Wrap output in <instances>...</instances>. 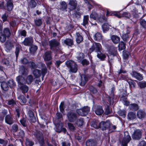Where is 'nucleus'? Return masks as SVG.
<instances>
[{
    "instance_id": "nucleus-1",
    "label": "nucleus",
    "mask_w": 146,
    "mask_h": 146,
    "mask_svg": "<svg viewBox=\"0 0 146 146\" xmlns=\"http://www.w3.org/2000/svg\"><path fill=\"white\" fill-rule=\"evenodd\" d=\"M67 67L69 69L70 73H76L78 70V66L76 63L71 60H67L65 62Z\"/></svg>"
},
{
    "instance_id": "nucleus-2",
    "label": "nucleus",
    "mask_w": 146,
    "mask_h": 146,
    "mask_svg": "<svg viewBox=\"0 0 146 146\" xmlns=\"http://www.w3.org/2000/svg\"><path fill=\"white\" fill-rule=\"evenodd\" d=\"M66 116L68 121L70 122L75 121L78 117L77 114L72 111L68 112Z\"/></svg>"
},
{
    "instance_id": "nucleus-3",
    "label": "nucleus",
    "mask_w": 146,
    "mask_h": 146,
    "mask_svg": "<svg viewBox=\"0 0 146 146\" xmlns=\"http://www.w3.org/2000/svg\"><path fill=\"white\" fill-rule=\"evenodd\" d=\"M102 48L101 44L98 43H94L91 47L89 49V52L91 53L93 51H94L97 53H100Z\"/></svg>"
},
{
    "instance_id": "nucleus-4",
    "label": "nucleus",
    "mask_w": 146,
    "mask_h": 146,
    "mask_svg": "<svg viewBox=\"0 0 146 146\" xmlns=\"http://www.w3.org/2000/svg\"><path fill=\"white\" fill-rule=\"evenodd\" d=\"M90 110V108L88 106H84L83 108L77 109L76 112L77 113L82 116L86 115Z\"/></svg>"
},
{
    "instance_id": "nucleus-5",
    "label": "nucleus",
    "mask_w": 146,
    "mask_h": 146,
    "mask_svg": "<svg viewBox=\"0 0 146 146\" xmlns=\"http://www.w3.org/2000/svg\"><path fill=\"white\" fill-rule=\"evenodd\" d=\"M142 130L137 129L134 131L132 135V137L133 139L139 140L141 137L142 134Z\"/></svg>"
},
{
    "instance_id": "nucleus-6",
    "label": "nucleus",
    "mask_w": 146,
    "mask_h": 146,
    "mask_svg": "<svg viewBox=\"0 0 146 146\" xmlns=\"http://www.w3.org/2000/svg\"><path fill=\"white\" fill-rule=\"evenodd\" d=\"M34 135L39 141L40 146H45L44 139L42 133L40 132H37L35 133Z\"/></svg>"
},
{
    "instance_id": "nucleus-7",
    "label": "nucleus",
    "mask_w": 146,
    "mask_h": 146,
    "mask_svg": "<svg viewBox=\"0 0 146 146\" xmlns=\"http://www.w3.org/2000/svg\"><path fill=\"white\" fill-rule=\"evenodd\" d=\"M110 122L109 121H102L100 123V127L103 130L109 128L110 126Z\"/></svg>"
},
{
    "instance_id": "nucleus-8",
    "label": "nucleus",
    "mask_w": 146,
    "mask_h": 146,
    "mask_svg": "<svg viewBox=\"0 0 146 146\" xmlns=\"http://www.w3.org/2000/svg\"><path fill=\"white\" fill-rule=\"evenodd\" d=\"M68 5L69 9L72 11L76 8L77 5V2L76 0H70Z\"/></svg>"
},
{
    "instance_id": "nucleus-9",
    "label": "nucleus",
    "mask_w": 146,
    "mask_h": 146,
    "mask_svg": "<svg viewBox=\"0 0 146 146\" xmlns=\"http://www.w3.org/2000/svg\"><path fill=\"white\" fill-rule=\"evenodd\" d=\"M130 74L133 77L135 78L138 80L140 81L143 79V78L142 75L135 71H133Z\"/></svg>"
},
{
    "instance_id": "nucleus-10",
    "label": "nucleus",
    "mask_w": 146,
    "mask_h": 146,
    "mask_svg": "<svg viewBox=\"0 0 146 146\" xmlns=\"http://www.w3.org/2000/svg\"><path fill=\"white\" fill-rule=\"evenodd\" d=\"M52 52L50 51H46L44 53V59L45 61H49L52 58Z\"/></svg>"
},
{
    "instance_id": "nucleus-11",
    "label": "nucleus",
    "mask_w": 146,
    "mask_h": 146,
    "mask_svg": "<svg viewBox=\"0 0 146 146\" xmlns=\"http://www.w3.org/2000/svg\"><path fill=\"white\" fill-rule=\"evenodd\" d=\"M49 43L50 49L52 50L53 49V47L57 46L59 44V42L54 39L49 41Z\"/></svg>"
},
{
    "instance_id": "nucleus-12",
    "label": "nucleus",
    "mask_w": 146,
    "mask_h": 146,
    "mask_svg": "<svg viewBox=\"0 0 146 146\" xmlns=\"http://www.w3.org/2000/svg\"><path fill=\"white\" fill-rule=\"evenodd\" d=\"M16 80L19 86L24 85L23 84L26 83V81L25 79L22 76H19L17 77Z\"/></svg>"
},
{
    "instance_id": "nucleus-13",
    "label": "nucleus",
    "mask_w": 146,
    "mask_h": 146,
    "mask_svg": "<svg viewBox=\"0 0 146 146\" xmlns=\"http://www.w3.org/2000/svg\"><path fill=\"white\" fill-rule=\"evenodd\" d=\"M33 41V39L32 37L26 38L23 41V43L25 46H29L32 44Z\"/></svg>"
},
{
    "instance_id": "nucleus-14",
    "label": "nucleus",
    "mask_w": 146,
    "mask_h": 146,
    "mask_svg": "<svg viewBox=\"0 0 146 146\" xmlns=\"http://www.w3.org/2000/svg\"><path fill=\"white\" fill-rule=\"evenodd\" d=\"M1 32L7 37V38L9 37L11 35V32L9 29L8 28H4Z\"/></svg>"
},
{
    "instance_id": "nucleus-15",
    "label": "nucleus",
    "mask_w": 146,
    "mask_h": 146,
    "mask_svg": "<svg viewBox=\"0 0 146 146\" xmlns=\"http://www.w3.org/2000/svg\"><path fill=\"white\" fill-rule=\"evenodd\" d=\"M86 146H97L96 142L93 139H89L86 142Z\"/></svg>"
},
{
    "instance_id": "nucleus-16",
    "label": "nucleus",
    "mask_w": 146,
    "mask_h": 146,
    "mask_svg": "<svg viewBox=\"0 0 146 146\" xmlns=\"http://www.w3.org/2000/svg\"><path fill=\"white\" fill-rule=\"evenodd\" d=\"M111 39L113 42L115 44L118 43L120 40L119 37L116 35H114L111 36Z\"/></svg>"
},
{
    "instance_id": "nucleus-17",
    "label": "nucleus",
    "mask_w": 146,
    "mask_h": 146,
    "mask_svg": "<svg viewBox=\"0 0 146 146\" xmlns=\"http://www.w3.org/2000/svg\"><path fill=\"white\" fill-rule=\"evenodd\" d=\"M5 121L9 125H11L13 123V119L9 115L6 116L5 117Z\"/></svg>"
},
{
    "instance_id": "nucleus-18",
    "label": "nucleus",
    "mask_w": 146,
    "mask_h": 146,
    "mask_svg": "<svg viewBox=\"0 0 146 146\" xmlns=\"http://www.w3.org/2000/svg\"><path fill=\"white\" fill-rule=\"evenodd\" d=\"M7 2V6L8 10L9 11H11L13 7V5L12 0H5Z\"/></svg>"
},
{
    "instance_id": "nucleus-19",
    "label": "nucleus",
    "mask_w": 146,
    "mask_h": 146,
    "mask_svg": "<svg viewBox=\"0 0 146 146\" xmlns=\"http://www.w3.org/2000/svg\"><path fill=\"white\" fill-rule=\"evenodd\" d=\"M100 123L98 121H93L91 123V126L95 128L98 129L100 127Z\"/></svg>"
},
{
    "instance_id": "nucleus-20",
    "label": "nucleus",
    "mask_w": 146,
    "mask_h": 146,
    "mask_svg": "<svg viewBox=\"0 0 146 146\" xmlns=\"http://www.w3.org/2000/svg\"><path fill=\"white\" fill-rule=\"evenodd\" d=\"M97 19L101 23L106 22L107 21V19L104 17V15L103 14H99V15Z\"/></svg>"
},
{
    "instance_id": "nucleus-21",
    "label": "nucleus",
    "mask_w": 146,
    "mask_h": 146,
    "mask_svg": "<svg viewBox=\"0 0 146 146\" xmlns=\"http://www.w3.org/2000/svg\"><path fill=\"white\" fill-rule=\"evenodd\" d=\"M146 115L145 112L142 110H139L137 112V115L138 118L140 119L144 118Z\"/></svg>"
},
{
    "instance_id": "nucleus-22",
    "label": "nucleus",
    "mask_w": 146,
    "mask_h": 146,
    "mask_svg": "<svg viewBox=\"0 0 146 146\" xmlns=\"http://www.w3.org/2000/svg\"><path fill=\"white\" fill-rule=\"evenodd\" d=\"M104 111L102 107L97 106L95 110L96 113L98 115H101L103 113Z\"/></svg>"
},
{
    "instance_id": "nucleus-23",
    "label": "nucleus",
    "mask_w": 146,
    "mask_h": 146,
    "mask_svg": "<svg viewBox=\"0 0 146 146\" xmlns=\"http://www.w3.org/2000/svg\"><path fill=\"white\" fill-rule=\"evenodd\" d=\"M76 41L78 43H80L83 40V38L82 36L78 33H76Z\"/></svg>"
},
{
    "instance_id": "nucleus-24",
    "label": "nucleus",
    "mask_w": 146,
    "mask_h": 146,
    "mask_svg": "<svg viewBox=\"0 0 146 146\" xmlns=\"http://www.w3.org/2000/svg\"><path fill=\"white\" fill-rule=\"evenodd\" d=\"M82 81L80 83L81 85L84 86L88 80V78L85 75H82L81 76Z\"/></svg>"
},
{
    "instance_id": "nucleus-25",
    "label": "nucleus",
    "mask_w": 146,
    "mask_h": 146,
    "mask_svg": "<svg viewBox=\"0 0 146 146\" xmlns=\"http://www.w3.org/2000/svg\"><path fill=\"white\" fill-rule=\"evenodd\" d=\"M19 87L23 93H26L28 90V87L26 85H22L21 86H19Z\"/></svg>"
},
{
    "instance_id": "nucleus-26",
    "label": "nucleus",
    "mask_w": 146,
    "mask_h": 146,
    "mask_svg": "<svg viewBox=\"0 0 146 146\" xmlns=\"http://www.w3.org/2000/svg\"><path fill=\"white\" fill-rule=\"evenodd\" d=\"M64 41L65 44L69 46H71L73 44V41L71 39L66 38Z\"/></svg>"
},
{
    "instance_id": "nucleus-27",
    "label": "nucleus",
    "mask_w": 146,
    "mask_h": 146,
    "mask_svg": "<svg viewBox=\"0 0 146 146\" xmlns=\"http://www.w3.org/2000/svg\"><path fill=\"white\" fill-rule=\"evenodd\" d=\"M131 139V138L130 135L128 134L127 135H125V137L123 139L122 141L123 142L129 143Z\"/></svg>"
},
{
    "instance_id": "nucleus-28",
    "label": "nucleus",
    "mask_w": 146,
    "mask_h": 146,
    "mask_svg": "<svg viewBox=\"0 0 146 146\" xmlns=\"http://www.w3.org/2000/svg\"><path fill=\"white\" fill-rule=\"evenodd\" d=\"M98 15H99V14H97L94 11H93L90 15V17L91 18L96 20L98 18Z\"/></svg>"
},
{
    "instance_id": "nucleus-29",
    "label": "nucleus",
    "mask_w": 146,
    "mask_h": 146,
    "mask_svg": "<svg viewBox=\"0 0 146 146\" xmlns=\"http://www.w3.org/2000/svg\"><path fill=\"white\" fill-rule=\"evenodd\" d=\"M102 36L101 34L100 33H97L94 35L93 37L95 40H99L102 38Z\"/></svg>"
},
{
    "instance_id": "nucleus-30",
    "label": "nucleus",
    "mask_w": 146,
    "mask_h": 146,
    "mask_svg": "<svg viewBox=\"0 0 146 146\" xmlns=\"http://www.w3.org/2000/svg\"><path fill=\"white\" fill-rule=\"evenodd\" d=\"M129 107L130 109L132 110H137L139 108L138 106L136 104H130Z\"/></svg>"
},
{
    "instance_id": "nucleus-31",
    "label": "nucleus",
    "mask_w": 146,
    "mask_h": 146,
    "mask_svg": "<svg viewBox=\"0 0 146 146\" xmlns=\"http://www.w3.org/2000/svg\"><path fill=\"white\" fill-rule=\"evenodd\" d=\"M5 45L6 48L8 50L11 49L13 47L12 43L9 41L6 42L5 43Z\"/></svg>"
},
{
    "instance_id": "nucleus-32",
    "label": "nucleus",
    "mask_w": 146,
    "mask_h": 146,
    "mask_svg": "<svg viewBox=\"0 0 146 146\" xmlns=\"http://www.w3.org/2000/svg\"><path fill=\"white\" fill-rule=\"evenodd\" d=\"M89 21V16L88 15H85L84 16L83 25L85 26L88 24Z\"/></svg>"
},
{
    "instance_id": "nucleus-33",
    "label": "nucleus",
    "mask_w": 146,
    "mask_h": 146,
    "mask_svg": "<svg viewBox=\"0 0 146 146\" xmlns=\"http://www.w3.org/2000/svg\"><path fill=\"white\" fill-rule=\"evenodd\" d=\"M138 85L141 89L145 88L146 87V82L145 81L140 82L138 83Z\"/></svg>"
},
{
    "instance_id": "nucleus-34",
    "label": "nucleus",
    "mask_w": 146,
    "mask_h": 146,
    "mask_svg": "<svg viewBox=\"0 0 146 146\" xmlns=\"http://www.w3.org/2000/svg\"><path fill=\"white\" fill-rule=\"evenodd\" d=\"M34 76L36 78L39 77L41 74V72L38 69H35L33 72Z\"/></svg>"
},
{
    "instance_id": "nucleus-35",
    "label": "nucleus",
    "mask_w": 146,
    "mask_h": 146,
    "mask_svg": "<svg viewBox=\"0 0 146 146\" xmlns=\"http://www.w3.org/2000/svg\"><path fill=\"white\" fill-rule=\"evenodd\" d=\"M136 117L135 114L131 112L129 113L128 114V118L129 119L132 120Z\"/></svg>"
},
{
    "instance_id": "nucleus-36",
    "label": "nucleus",
    "mask_w": 146,
    "mask_h": 146,
    "mask_svg": "<svg viewBox=\"0 0 146 146\" xmlns=\"http://www.w3.org/2000/svg\"><path fill=\"white\" fill-rule=\"evenodd\" d=\"M8 84L3 82L1 84V86L2 89L5 91H7L9 89Z\"/></svg>"
},
{
    "instance_id": "nucleus-37",
    "label": "nucleus",
    "mask_w": 146,
    "mask_h": 146,
    "mask_svg": "<svg viewBox=\"0 0 146 146\" xmlns=\"http://www.w3.org/2000/svg\"><path fill=\"white\" fill-rule=\"evenodd\" d=\"M7 38L1 32H0V41L2 42H4Z\"/></svg>"
},
{
    "instance_id": "nucleus-38",
    "label": "nucleus",
    "mask_w": 146,
    "mask_h": 146,
    "mask_svg": "<svg viewBox=\"0 0 146 146\" xmlns=\"http://www.w3.org/2000/svg\"><path fill=\"white\" fill-rule=\"evenodd\" d=\"M84 121L83 118H80L77 120L76 123V124L78 126H82L83 124Z\"/></svg>"
},
{
    "instance_id": "nucleus-39",
    "label": "nucleus",
    "mask_w": 146,
    "mask_h": 146,
    "mask_svg": "<svg viewBox=\"0 0 146 146\" xmlns=\"http://www.w3.org/2000/svg\"><path fill=\"white\" fill-rule=\"evenodd\" d=\"M33 76L31 75H30L27 77L25 80L26 82L28 84H31L33 81Z\"/></svg>"
},
{
    "instance_id": "nucleus-40",
    "label": "nucleus",
    "mask_w": 146,
    "mask_h": 146,
    "mask_svg": "<svg viewBox=\"0 0 146 146\" xmlns=\"http://www.w3.org/2000/svg\"><path fill=\"white\" fill-rule=\"evenodd\" d=\"M28 114L29 116L31 118H32V119L33 120V122H35L36 121V119L34 117V113L33 111L31 110H29L28 112Z\"/></svg>"
},
{
    "instance_id": "nucleus-41",
    "label": "nucleus",
    "mask_w": 146,
    "mask_h": 146,
    "mask_svg": "<svg viewBox=\"0 0 146 146\" xmlns=\"http://www.w3.org/2000/svg\"><path fill=\"white\" fill-rule=\"evenodd\" d=\"M18 98L20 100L22 104H24L26 103V99L23 95H20Z\"/></svg>"
},
{
    "instance_id": "nucleus-42",
    "label": "nucleus",
    "mask_w": 146,
    "mask_h": 146,
    "mask_svg": "<svg viewBox=\"0 0 146 146\" xmlns=\"http://www.w3.org/2000/svg\"><path fill=\"white\" fill-rule=\"evenodd\" d=\"M67 8V5L64 1H62L61 3V9L62 11L65 10Z\"/></svg>"
},
{
    "instance_id": "nucleus-43",
    "label": "nucleus",
    "mask_w": 146,
    "mask_h": 146,
    "mask_svg": "<svg viewBox=\"0 0 146 146\" xmlns=\"http://www.w3.org/2000/svg\"><path fill=\"white\" fill-rule=\"evenodd\" d=\"M67 124L68 127L70 131H74L75 130V127L73 124L70 123H68Z\"/></svg>"
},
{
    "instance_id": "nucleus-44",
    "label": "nucleus",
    "mask_w": 146,
    "mask_h": 146,
    "mask_svg": "<svg viewBox=\"0 0 146 146\" xmlns=\"http://www.w3.org/2000/svg\"><path fill=\"white\" fill-rule=\"evenodd\" d=\"M8 86L11 88L13 87L16 85L15 84L12 80H9L8 82Z\"/></svg>"
},
{
    "instance_id": "nucleus-45",
    "label": "nucleus",
    "mask_w": 146,
    "mask_h": 146,
    "mask_svg": "<svg viewBox=\"0 0 146 146\" xmlns=\"http://www.w3.org/2000/svg\"><path fill=\"white\" fill-rule=\"evenodd\" d=\"M25 144L26 146H32L34 144V143L29 139H27Z\"/></svg>"
},
{
    "instance_id": "nucleus-46",
    "label": "nucleus",
    "mask_w": 146,
    "mask_h": 146,
    "mask_svg": "<svg viewBox=\"0 0 146 146\" xmlns=\"http://www.w3.org/2000/svg\"><path fill=\"white\" fill-rule=\"evenodd\" d=\"M59 108L60 111L62 113H63L64 112L65 106L64 104V103L63 102H62Z\"/></svg>"
},
{
    "instance_id": "nucleus-47",
    "label": "nucleus",
    "mask_w": 146,
    "mask_h": 146,
    "mask_svg": "<svg viewBox=\"0 0 146 146\" xmlns=\"http://www.w3.org/2000/svg\"><path fill=\"white\" fill-rule=\"evenodd\" d=\"M102 28L104 31L108 30L109 26L108 24L107 23H105L102 26Z\"/></svg>"
},
{
    "instance_id": "nucleus-48",
    "label": "nucleus",
    "mask_w": 146,
    "mask_h": 146,
    "mask_svg": "<svg viewBox=\"0 0 146 146\" xmlns=\"http://www.w3.org/2000/svg\"><path fill=\"white\" fill-rule=\"evenodd\" d=\"M36 5V3L34 0H31L29 3V6L31 7H34Z\"/></svg>"
},
{
    "instance_id": "nucleus-49",
    "label": "nucleus",
    "mask_w": 146,
    "mask_h": 146,
    "mask_svg": "<svg viewBox=\"0 0 146 146\" xmlns=\"http://www.w3.org/2000/svg\"><path fill=\"white\" fill-rule=\"evenodd\" d=\"M118 47L121 50L125 49V44L123 42H121L118 45Z\"/></svg>"
},
{
    "instance_id": "nucleus-50",
    "label": "nucleus",
    "mask_w": 146,
    "mask_h": 146,
    "mask_svg": "<svg viewBox=\"0 0 146 146\" xmlns=\"http://www.w3.org/2000/svg\"><path fill=\"white\" fill-rule=\"evenodd\" d=\"M97 57L101 60H103L104 59L106 56L104 54L100 53H98L97 55Z\"/></svg>"
},
{
    "instance_id": "nucleus-51",
    "label": "nucleus",
    "mask_w": 146,
    "mask_h": 146,
    "mask_svg": "<svg viewBox=\"0 0 146 146\" xmlns=\"http://www.w3.org/2000/svg\"><path fill=\"white\" fill-rule=\"evenodd\" d=\"M125 113L126 111L125 110H119L118 112V114L120 116L124 117L125 116Z\"/></svg>"
},
{
    "instance_id": "nucleus-52",
    "label": "nucleus",
    "mask_w": 146,
    "mask_h": 146,
    "mask_svg": "<svg viewBox=\"0 0 146 146\" xmlns=\"http://www.w3.org/2000/svg\"><path fill=\"white\" fill-rule=\"evenodd\" d=\"M140 23L143 28L146 29V21L143 19H141L140 20Z\"/></svg>"
},
{
    "instance_id": "nucleus-53",
    "label": "nucleus",
    "mask_w": 146,
    "mask_h": 146,
    "mask_svg": "<svg viewBox=\"0 0 146 146\" xmlns=\"http://www.w3.org/2000/svg\"><path fill=\"white\" fill-rule=\"evenodd\" d=\"M122 17H125L127 18H129L131 17L130 14L127 12H125L121 14Z\"/></svg>"
},
{
    "instance_id": "nucleus-54",
    "label": "nucleus",
    "mask_w": 146,
    "mask_h": 146,
    "mask_svg": "<svg viewBox=\"0 0 146 146\" xmlns=\"http://www.w3.org/2000/svg\"><path fill=\"white\" fill-rule=\"evenodd\" d=\"M35 23L36 25L39 26L42 24V21L41 19H38L35 20Z\"/></svg>"
},
{
    "instance_id": "nucleus-55",
    "label": "nucleus",
    "mask_w": 146,
    "mask_h": 146,
    "mask_svg": "<svg viewBox=\"0 0 146 146\" xmlns=\"http://www.w3.org/2000/svg\"><path fill=\"white\" fill-rule=\"evenodd\" d=\"M7 143V141H5L3 139H0V144L1 146H6Z\"/></svg>"
},
{
    "instance_id": "nucleus-56",
    "label": "nucleus",
    "mask_w": 146,
    "mask_h": 146,
    "mask_svg": "<svg viewBox=\"0 0 146 146\" xmlns=\"http://www.w3.org/2000/svg\"><path fill=\"white\" fill-rule=\"evenodd\" d=\"M7 113V110L5 109L3 110L2 113L3 114V116L0 117V120L1 121H3L4 119V116L6 115Z\"/></svg>"
},
{
    "instance_id": "nucleus-57",
    "label": "nucleus",
    "mask_w": 146,
    "mask_h": 146,
    "mask_svg": "<svg viewBox=\"0 0 146 146\" xmlns=\"http://www.w3.org/2000/svg\"><path fill=\"white\" fill-rule=\"evenodd\" d=\"M29 65L32 68H37V66L35 63L33 62H30L29 63Z\"/></svg>"
},
{
    "instance_id": "nucleus-58",
    "label": "nucleus",
    "mask_w": 146,
    "mask_h": 146,
    "mask_svg": "<svg viewBox=\"0 0 146 146\" xmlns=\"http://www.w3.org/2000/svg\"><path fill=\"white\" fill-rule=\"evenodd\" d=\"M84 57V54L82 53H80L79 54V56L77 57L78 60L79 62H80Z\"/></svg>"
},
{
    "instance_id": "nucleus-59",
    "label": "nucleus",
    "mask_w": 146,
    "mask_h": 146,
    "mask_svg": "<svg viewBox=\"0 0 146 146\" xmlns=\"http://www.w3.org/2000/svg\"><path fill=\"white\" fill-rule=\"evenodd\" d=\"M116 128V127L110 123V126L109 128V131L110 132L114 131Z\"/></svg>"
},
{
    "instance_id": "nucleus-60",
    "label": "nucleus",
    "mask_w": 146,
    "mask_h": 146,
    "mask_svg": "<svg viewBox=\"0 0 146 146\" xmlns=\"http://www.w3.org/2000/svg\"><path fill=\"white\" fill-rule=\"evenodd\" d=\"M121 78L123 80H125L127 82H128V81L129 80V78L127 76L123 75H121Z\"/></svg>"
},
{
    "instance_id": "nucleus-61",
    "label": "nucleus",
    "mask_w": 146,
    "mask_h": 146,
    "mask_svg": "<svg viewBox=\"0 0 146 146\" xmlns=\"http://www.w3.org/2000/svg\"><path fill=\"white\" fill-rule=\"evenodd\" d=\"M37 49V47L35 45H33L30 49V51L31 52H34Z\"/></svg>"
},
{
    "instance_id": "nucleus-62",
    "label": "nucleus",
    "mask_w": 146,
    "mask_h": 146,
    "mask_svg": "<svg viewBox=\"0 0 146 146\" xmlns=\"http://www.w3.org/2000/svg\"><path fill=\"white\" fill-rule=\"evenodd\" d=\"M18 129V126L17 125H14L12 126V130L14 132L17 131Z\"/></svg>"
},
{
    "instance_id": "nucleus-63",
    "label": "nucleus",
    "mask_w": 146,
    "mask_h": 146,
    "mask_svg": "<svg viewBox=\"0 0 146 146\" xmlns=\"http://www.w3.org/2000/svg\"><path fill=\"white\" fill-rule=\"evenodd\" d=\"M122 38L124 41H126L128 38V35L127 34H125L122 36Z\"/></svg>"
},
{
    "instance_id": "nucleus-64",
    "label": "nucleus",
    "mask_w": 146,
    "mask_h": 146,
    "mask_svg": "<svg viewBox=\"0 0 146 146\" xmlns=\"http://www.w3.org/2000/svg\"><path fill=\"white\" fill-rule=\"evenodd\" d=\"M70 143L68 142H64L62 143V146H70Z\"/></svg>"
}]
</instances>
